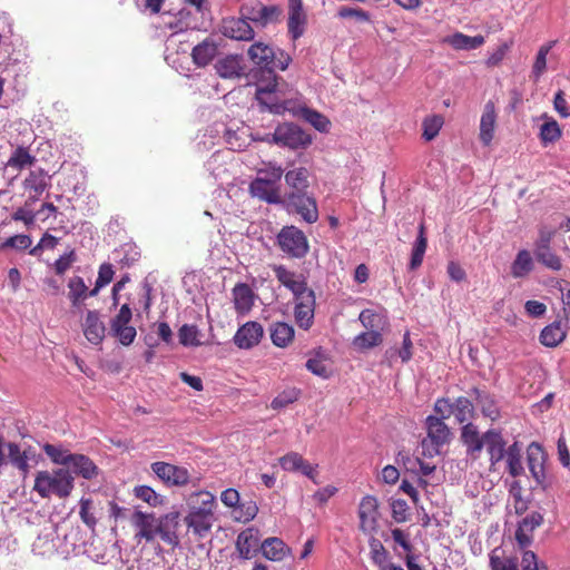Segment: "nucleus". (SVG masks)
<instances>
[{
  "label": "nucleus",
  "mask_w": 570,
  "mask_h": 570,
  "mask_svg": "<svg viewBox=\"0 0 570 570\" xmlns=\"http://www.w3.org/2000/svg\"><path fill=\"white\" fill-rule=\"evenodd\" d=\"M337 17L342 19L353 18L358 22H368L371 20V16L367 11L352 7H341L337 11Z\"/></svg>",
  "instance_id": "e2e57ef3"
},
{
  "label": "nucleus",
  "mask_w": 570,
  "mask_h": 570,
  "mask_svg": "<svg viewBox=\"0 0 570 570\" xmlns=\"http://www.w3.org/2000/svg\"><path fill=\"white\" fill-rule=\"evenodd\" d=\"M556 45V41H550L546 45H542L535 56L534 63L532 66V77L534 80H539L540 77L543 75V72L547 69V56L550 52V50Z\"/></svg>",
  "instance_id": "de8ad7c7"
},
{
  "label": "nucleus",
  "mask_w": 570,
  "mask_h": 570,
  "mask_svg": "<svg viewBox=\"0 0 570 570\" xmlns=\"http://www.w3.org/2000/svg\"><path fill=\"white\" fill-rule=\"evenodd\" d=\"M198 330L195 325L184 324L178 331L179 343L184 346H198Z\"/></svg>",
  "instance_id": "bf43d9fd"
},
{
  "label": "nucleus",
  "mask_w": 570,
  "mask_h": 570,
  "mask_svg": "<svg viewBox=\"0 0 570 570\" xmlns=\"http://www.w3.org/2000/svg\"><path fill=\"white\" fill-rule=\"evenodd\" d=\"M135 523L139 528L138 535L147 541H153L161 532V525L153 514L138 511L135 513Z\"/></svg>",
  "instance_id": "bb28decb"
},
{
  "label": "nucleus",
  "mask_w": 570,
  "mask_h": 570,
  "mask_svg": "<svg viewBox=\"0 0 570 570\" xmlns=\"http://www.w3.org/2000/svg\"><path fill=\"white\" fill-rule=\"evenodd\" d=\"M32 245V238L26 234H18L11 237H8L4 242L0 244V250L4 252L9 248L16 250H26L30 248Z\"/></svg>",
  "instance_id": "864d4df0"
},
{
  "label": "nucleus",
  "mask_w": 570,
  "mask_h": 570,
  "mask_svg": "<svg viewBox=\"0 0 570 570\" xmlns=\"http://www.w3.org/2000/svg\"><path fill=\"white\" fill-rule=\"evenodd\" d=\"M491 570H519L515 557H504L501 548L493 549L489 554Z\"/></svg>",
  "instance_id": "4c0bfd02"
},
{
  "label": "nucleus",
  "mask_w": 570,
  "mask_h": 570,
  "mask_svg": "<svg viewBox=\"0 0 570 570\" xmlns=\"http://www.w3.org/2000/svg\"><path fill=\"white\" fill-rule=\"evenodd\" d=\"M214 512L189 511L185 517L186 525L199 537L205 535L212 528Z\"/></svg>",
  "instance_id": "2f4dec72"
},
{
  "label": "nucleus",
  "mask_w": 570,
  "mask_h": 570,
  "mask_svg": "<svg viewBox=\"0 0 570 570\" xmlns=\"http://www.w3.org/2000/svg\"><path fill=\"white\" fill-rule=\"evenodd\" d=\"M136 498L142 500L151 507H157L163 503V498L156 491L147 485H139L135 488Z\"/></svg>",
  "instance_id": "052dcab7"
},
{
  "label": "nucleus",
  "mask_w": 570,
  "mask_h": 570,
  "mask_svg": "<svg viewBox=\"0 0 570 570\" xmlns=\"http://www.w3.org/2000/svg\"><path fill=\"white\" fill-rule=\"evenodd\" d=\"M42 449L56 464L69 465V462L73 455V453H70L68 450L49 443H46Z\"/></svg>",
  "instance_id": "6e6d98bb"
},
{
  "label": "nucleus",
  "mask_w": 570,
  "mask_h": 570,
  "mask_svg": "<svg viewBox=\"0 0 570 570\" xmlns=\"http://www.w3.org/2000/svg\"><path fill=\"white\" fill-rule=\"evenodd\" d=\"M561 128L554 119L546 121L540 127L539 137L543 146L556 142L561 138Z\"/></svg>",
  "instance_id": "49530a36"
},
{
  "label": "nucleus",
  "mask_w": 570,
  "mask_h": 570,
  "mask_svg": "<svg viewBox=\"0 0 570 570\" xmlns=\"http://www.w3.org/2000/svg\"><path fill=\"white\" fill-rule=\"evenodd\" d=\"M217 45L213 39L206 38L194 47L191 52L193 61L198 67L208 66L217 55Z\"/></svg>",
  "instance_id": "c85d7f7f"
},
{
  "label": "nucleus",
  "mask_w": 570,
  "mask_h": 570,
  "mask_svg": "<svg viewBox=\"0 0 570 570\" xmlns=\"http://www.w3.org/2000/svg\"><path fill=\"white\" fill-rule=\"evenodd\" d=\"M426 438L422 441V453L432 458L440 453V448L448 444L452 433L442 419L429 415L425 420Z\"/></svg>",
  "instance_id": "20e7f679"
},
{
  "label": "nucleus",
  "mask_w": 570,
  "mask_h": 570,
  "mask_svg": "<svg viewBox=\"0 0 570 570\" xmlns=\"http://www.w3.org/2000/svg\"><path fill=\"white\" fill-rule=\"evenodd\" d=\"M368 544L373 563L376 564L380 570H386L389 552L382 542L376 538H371Z\"/></svg>",
  "instance_id": "09e8293b"
},
{
  "label": "nucleus",
  "mask_w": 570,
  "mask_h": 570,
  "mask_svg": "<svg viewBox=\"0 0 570 570\" xmlns=\"http://www.w3.org/2000/svg\"><path fill=\"white\" fill-rule=\"evenodd\" d=\"M87 285L80 276H73L68 282V297L73 307H79L87 298Z\"/></svg>",
  "instance_id": "ea45409f"
},
{
  "label": "nucleus",
  "mask_w": 570,
  "mask_h": 570,
  "mask_svg": "<svg viewBox=\"0 0 570 570\" xmlns=\"http://www.w3.org/2000/svg\"><path fill=\"white\" fill-rule=\"evenodd\" d=\"M283 174V168L273 163L266 164L264 168H258L257 177L248 186L249 195L267 204H281L279 181Z\"/></svg>",
  "instance_id": "f257e3e1"
},
{
  "label": "nucleus",
  "mask_w": 570,
  "mask_h": 570,
  "mask_svg": "<svg viewBox=\"0 0 570 570\" xmlns=\"http://www.w3.org/2000/svg\"><path fill=\"white\" fill-rule=\"evenodd\" d=\"M37 158L31 154L30 148L26 146H17L6 161V168L21 173L27 168L33 167Z\"/></svg>",
  "instance_id": "b1692460"
},
{
  "label": "nucleus",
  "mask_w": 570,
  "mask_h": 570,
  "mask_svg": "<svg viewBox=\"0 0 570 570\" xmlns=\"http://www.w3.org/2000/svg\"><path fill=\"white\" fill-rule=\"evenodd\" d=\"M543 453L538 444H531L528 450V465L532 476L538 483L544 479V468L542 464Z\"/></svg>",
  "instance_id": "e433bc0d"
},
{
  "label": "nucleus",
  "mask_w": 570,
  "mask_h": 570,
  "mask_svg": "<svg viewBox=\"0 0 570 570\" xmlns=\"http://www.w3.org/2000/svg\"><path fill=\"white\" fill-rule=\"evenodd\" d=\"M382 334L377 331L363 332L355 336L353 344L360 350H368L382 343Z\"/></svg>",
  "instance_id": "3c124183"
},
{
  "label": "nucleus",
  "mask_w": 570,
  "mask_h": 570,
  "mask_svg": "<svg viewBox=\"0 0 570 570\" xmlns=\"http://www.w3.org/2000/svg\"><path fill=\"white\" fill-rule=\"evenodd\" d=\"M232 295L235 309L238 314H246L252 309L255 294L248 284H236L232 291Z\"/></svg>",
  "instance_id": "a878e982"
},
{
  "label": "nucleus",
  "mask_w": 570,
  "mask_h": 570,
  "mask_svg": "<svg viewBox=\"0 0 570 570\" xmlns=\"http://www.w3.org/2000/svg\"><path fill=\"white\" fill-rule=\"evenodd\" d=\"M299 115L320 131H326L330 127V120L316 110L303 107L299 109Z\"/></svg>",
  "instance_id": "8fccbe9b"
},
{
  "label": "nucleus",
  "mask_w": 570,
  "mask_h": 570,
  "mask_svg": "<svg viewBox=\"0 0 570 570\" xmlns=\"http://www.w3.org/2000/svg\"><path fill=\"white\" fill-rule=\"evenodd\" d=\"M94 502L91 499H85L82 498L80 500V511H79V515L82 520V522L89 527L90 529H94L95 525L97 524V519L96 517L94 515Z\"/></svg>",
  "instance_id": "680f3d73"
},
{
  "label": "nucleus",
  "mask_w": 570,
  "mask_h": 570,
  "mask_svg": "<svg viewBox=\"0 0 570 570\" xmlns=\"http://www.w3.org/2000/svg\"><path fill=\"white\" fill-rule=\"evenodd\" d=\"M284 177L287 186L293 189L292 193H304L309 186V171L305 167L291 169Z\"/></svg>",
  "instance_id": "72a5a7b5"
},
{
  "label": "nucleus",
  "mask_w": 570,
  "mask_h": 570,
  "mask_svg": "<svg viewBox=\"0 0 570 570\" xmlns=\"http://www.w3.org/2000/svg\"><path fill=\"white\" fill-rule=\"evenodd\" d=\"M264 330L259 323L247 322L236 332L234 343L239 348H252L261 342Z\"/></svg>",
  "instance_id": "a211bd4d"
},
{
  "label": "nucleus",
  "mask_w": 570,
  "mask_h": 570,
  "mask_svg": "<svg viewBox=\"0 0 570 570\" xmlns=\"http://www.w3.org/2000/svg\"><path fill=\"white\" fill-rule=\"evenodd\" d=\"M444 42L450 45L455 50H473L484 45L485 39L483 36H468L462 32H455L448 36Z\"/></svg>",
  "instance_id": "473e14b6"
},
{
  "label": "nucleus",
  "mask_w": 570,
  "mask_h": 570,
  "mask_svg": "<svg viewBox=\"0 0 570 570\" xmlns=\"http://www.w3.org/2000/svg\"><path fill=\"white\" fill-rule=\"evenodd\" d=\"M534 256L540 264L551 271H560L562 267L561 258L551 247L534 248Z\"/></svg>",
  "instance_id": "a18cd8bd"
},
{
  "label": "nucleus",
  "mask_w": 570,
  "mask_h": 570,
  "mask_svg": "<svg viewBox=\"0 0 570 570\" xmlns=\"http://www.w3.org/2000/svg\"><path fill=\"white\" fill-rule=\"evenodd\" d=\"M85 337L94 345H99L106 333L105 323L100 320L98 311H88L82 324Z\"/></svg>",
  "instance_id": "aec40b11"
},
{
  "label": "nucleus",
  "mask_w": 570,
  "mask_h": 570,
  "mask_svg": "<svg viewBox=\"0 0 570 570\" xmlns=\"http://www.w3.org/2000/svg\"><path fill=\"white\" fill-rule=\"evenodd\" d=\"M239 13L256 26L266 27L279 21L282 9L276 4L264 6L261 1H255L242 4Z\"/></svg>",
  "instance_id": "0eeeda50"
},
{
  "label": "nucleus",
  "mask_w": 570,
  "mask_h": 570,
  "mask_svg": "<svg viewBox=\"0 0 570 570\" xmlns=\"http://www.w3.org/2000/svg\"><path fill=\"white\" fill-rule=\"evenodd\" d=\"M288 210L298 214L305 222L313 224L318 219V209L315 198L304 193H289L286 197Z\"/></svg>",
  "instance_id": "1a4fd4ad"
},
{
  "label": "nucleus",
  "mask_w": 570,
  "mask_h": 570,
  "mask_svg": "<svg viewBox=\"0 0 570 570\" xmlns=\"http://www.w3.org/2000/svg\"><path fill=\"white\" fill-rule=\"evenodd\" d=\"M299 395H301V391L298 389H296V387L286 389L273 399V401L271 403V407L273 410L284 409V407L288 406L289 404L294 403L295 401H297Z\"/></svg>",
  "instance_id": "603ef678"
},
{
  "label": "nucleus",
  "mask_w": 570,
  "mask_h": 570,
  "mask_svg": "<svg viewBox=\"0 0 570 570\" xmlns=\"http://www.w3.org/2000/svg\"><path fill=\"white\" fill-rule=\"evenodd\" d=\"M261 551L271 561H282L289 553V548L282 539L273 537L262 541Z\"/></svg>",
  "instance_id": "7c9ffc66"
},
{
  "label": "nucleus",
  "mask_w": 570,
  "mask_h": 570,
  "mask_svg": "<svg viewBox=\"0 0 570 570\" xmlns=\"http://www.w3.org/2000/svg\"><path fill=\"white\" fill-rule=\"evenodd\" d=\"M68 466L73 474L86 480L96 479L100 473V469L97 464L89 456L83 454L75 453Z\"/></svg>",
  "instance_id": "5701e85b"
},
{
  "label": "nucleus",
  "mask_w": 570,
  "mask_h": 570,
  "mask_svg": "<svg viewBox=\"0 0 570 570\" xmlns=\"http://www.w3.org/2000/svg\"><path fill=\"white\" fill-rule=\"evenodd\" d=\"M521 567L522 570H548L546 563L540 562L533 551L525 549L522 553Z\"/></svg>",
  "instance_id": "0e129e2a"
},
{
  "label": "nucleus",
  "mask_w": 570,
  "mask_h": 570,
  "mask_svg": "<svg viewBox=\"0 0 570 570\" xmlns=\"http://www.w3.org/2000/svg\"><path fill=\"white\" fill-rule=\"evenodd\" d=\"M261 534L255 528H247L239 532L236 539V551L243 560L253 559L261 550Z\"/></svg>",
  "instance_id": "2eb2a0df"
},
{
  "label": "nucleus",
  "mask_w": 570,
  "mask_h": 570,
  "mask_svg": "<svg viewBox=\"0 0 570 570\" xmlns=\"http://www.w3.org/2000/svg\"><path fill=\"white\" fill-rule=\"evenodd\" d=\"M272 140L276 145L291 149L306 148L312 144L311 135L291 122L278 125L275 128Z\"/></svg>",
  "instance_id": "423d86ee"
},
{
  "label": "nucleus",
  "mask_w": 570,
  "mask_h": 570,
  "mask_svg": "<svg viewBox=\"0 0 570 570\" xmlns=\"http://www.w3.org/2000/svg\"><path fill=\"white\" fill-rule=\"evenodd\" d=\"M271 338L274 345L286 347L294 340V328L287 323L277 322L271 327Z\"/></svg>",
  "instance_id": "c9c22d12"
},
{
  "label": "nucleus",
  "mask_w": 570,
  "mask_h": 570,
  "mask_svg": "<svg viewBox=\"0 0 570 570\" xmlns=\"http://www.w3.org/2000/svg\"><path fill=\"white\" fill-rule=\"evenodd\" d=\"M132 312L128 304L121 305L118 313L110 321V332L114 333L122 327L129 326Z\"/></svg>",
  "instance_id": "13d9d810"
},
{
  "label": "nucleus",
  "mask_w": 570,
  "mask_h": 570,
  "mask_svg": "<svg viewBox=\"0 0 570 570\" xmlns=\"http://www.w3.org/2000/svg\"><path fill=\"white\" fill-rule=\"evenodd\" d=\"M250 61L261 67V70L272 69L275 50L262 41L254 42L247 50Z\"/></svg>",
  "instance_id": "4be33fe9"
},
{
  "label": "nucleus",
  "mask_w": 570,
  "mask_h": 570,
  "mask_svg": "<svg viewBox=\"0 0 570 570\" xmlns=\"http://www.w3.org/2000/svg\"><path fill=\"white\" fill-rule=\"evenodd\" d=\"M533 259L529 250L521 249L511 265V274L515 278L527 276L533 269Z\"/></svg>",
  "instance_id": "58836bf2"
},
{
  "label": "nucleus",
  "mask_w": 570,
  "mask_h": 570,
  "mask_svg": "<svg viewBox=\"0 0 570 570\" xmlns=\"http://www.w3.org/2000/svg\"><path fill=\"white\" fill-rule=\"evenodd\" d=\"M295 298L294 316L297 325L303 330H308L314 323L315 294L313 289L303 292Z\"/></svg>",
  "instance_id": "9b49d317"
},
{
  "label": "nucleus",
  "mask_w": 570,
  "mask_h": 570,
  "mask_svg": "<svg viewBox=\"0 0 570 570\" xmlns=\"http://www.w3.org/2000/svg\"><path fill=\"white\" fill-rule=\"evenodd\" d=\"M259 73L261 77L257 79L255 94L258 104L268 111L277 115L291 111L292 101L281 97L279 78L275 75L274 70H261Z\"/></svg>",
  "instance_id": "f03ea898"
},
{
  "label": "nucleus",
  "mask_w": 570,
  "mask_h": 570,
  "mask_svg": "<svg viewBox=\"0 0 570 570\" xmlns=\"http://www.w3.org/2000/svg\"><path fill=\"white\" fill-rule=\"evenodd\" d=\"M543 523V515L537 511L524 517L515 530V541L520 550H524L533 542V532Z\"/></svg>",
  "instance_id": "f3484780"
},
{
  "label": "nucleus",
  "mask_w": 570,
  "mask_h": 570,
  "mask_svg": "<svg viewBox=\"0 0 570 570\" xmlns=\"http://www.w3.org/2000/svg\"><path fill=\"white\" fill-rule=\"evenodd\" d=\"M412 347L413 344L410 337V333L406 332L403 336L402 347L400 350L390 348L386 351L385 355L390 363L396 355H399L403 363H406L412 358Z\"/></svg>",
  "instance_id": "4d7b16f0"
},
{
  "label": "nucleus",
  "mask_w": 570,
  "mask_h": 570,
  "mask_svg": "<svg viewBox=\"0 0 570 570\" xmlns=\"http://www.w3.org/2000/svg\"><path fill=\"white\" fill-rule=\"evenodd\" d=\"M223 36L237 41H250L255 37V31L249 21L240 16L239 18H224L220 24Z\"/></svg>",
  "instance_id": "f8f14e48"
},
{
  "label": "nucleus",
  "mask_w": 570,
  "mask_h": 570,
  "mask_svg": "<svg viewBox=\"0 0 570 570\" xmlns=\"http://www.w3.org/2000/svg\"><path fill=\"white\" fill-rule=\"evenodd\" d=\"M497 126V111L493 101L489 100L483 108L480 120V140L484 146H489L493 139Z\"/></svg>",
  "instance_id": "412c9836"
},
{
  "label": "nucleus",
  "mask_w": 570,
  "mask_h": 570,
  "mask_svg": "<svg viewBox=\"0 0 570 570\" xmlns=\"http://www.w3.org/2000/svg\"><path fill=\"white\" fill-rule=\"evenodd\" d=\"M189 511L214 512L215 497L208 491H197L187 499Z\"/></svg>",
  "instance_id": "f704fd0d"
},
{
  "label": "nucleus",
  "mask_w": 570,
  "mask_h": 570,
  "mask_svg": "<svg viewBox=\"0 0 570 570\" xmlns=\"http://www.w3.org/2000/svg\"><path fill=\"white\" fill-rule=\"evenodd\" d=\"M504 458L507 459L508 471L512 476H519L523 473L521 448L518 442L508 448Z\"/></svg>",
  "instance_id": "c03bdc74"
},
{
  "label": "nucleus",
  "mask_w": 570,
  "mask_h": 570,
  "mask_svg": "<svg viewBox=\"0 0 570 570\" xmlns=\"http://www.w3.org/2000/svg\"><path fill=\"white\" fill-rule=\"evenodd\" d=\"M304 458L297 452H289L279 459V464L283 470L289 472H297L303 464Z\"/></svg>",
  "instance_id": "69168bd1"
},
{
  "label": "nucleus",
  "mask_w": 570,
  "mask_h": 570,
  "mask_svg": "<svg viewBox=\"0 0 570 570\" xmlns=\"http://www.w3.org/2000/svg\"><path fill=\"white\" fill-rule=\"evenodd\" d=\"M72 489L73 476L67 469L39 471L35 479L33 490L42 499L50 498L51 495L63 499L70 495Z\"/></svg>",
  "instance_id": "7ed1b4c3"
},
{
  "label": "nucleus",
  "mask_w": 570,
  "mask_h": 570,
  "mask_svg": "<svg viewBox=\"0 0 570 570\" xmlns=\"http://www.w3.org/2000/svg\"><path fill=\"white\" fill-rule=\"evenodd\" d=\"M461 441L465 445L469 455L476 458L481 453L483 434L480 435L478 426L473 423L468 422L462 426Z\"/></svg>",
  "instance_id": "393cba45"
},
{
  "label": "nucleus",
  "mask_w": 570,
  "mask_h": 570,
  "mask_svg": "<svg viewBox=\"0 0 570 570\" xmlns=\"http://www.w3.org/2000/svg\"><path fill=\"white\" fill-rule=\"evenodd\" d=\"M8 451L7 454V464L10 463L12 466L17 468L23 476L29 473V453L27 450H21L20 445L14 442H8L6 445Z\"/></svg>",
  "instance_id": "c756f323"
},
{
  "label": "nucleus",
  "mask_w": 570,
  "mask_h": 570,
  "mask_svg": "<svg viewBox=\"0 0 570 570\" xmlns=\"http://www.w3.org/2000/svg\"><path fill=\"white\" fill-rule=\"evenodd\" d=\"M153 472L169 487H184L188 484L190 474L186 468L171 463L157 461L151 463Z\"/></svg>",
  "instance_id": "9d476101"
},
{
  "label": "nucleus",
  "mask_w": 570,
  "mask_h": 570,
  "mask_svg": "<svg viewBox=\"0 0 570 570\" xmlns=\"http://www.w3.org/2000/svg\"><path fill=\"white\" fill-rule=\"evenodd\" d=\"M287 32L292 40L296 41L306 30L307 14L302 0H287Z\"/></svg>",
  "instance_id": "4468645a"
},
{
  "label": "nucleus",
  "mask_w": 570,
  "mask_h": 570,
  "mask_svg": "<svg viewBox=\"0 0 570 570\" xmlns=\"http://www.w3.org/2000/svg\"><path fill=\"white\" fill-rule=\"evenodd\" d=\"M306 368L312 372L314 375H317L323 379H327L330 376V371L325 365L324 361L317 357L309 358L306 362Z\"/></svg>",
  "instance_id": "774afa93"
},
{
  "label": "nucleus",
  "mask_w": 570,
  "mask_h": 570,
  "mask_svg": "<svg viewBox=\"0 0 570 570\" xmlns=\"http://www.w3.org/2000/svg\"><path fill=\"white\" fill-rule=\"evenodd\" d=\"M275 276L277 281L288 288L294 297L301 295L303 292H307L311 288L307 287V284L302 275H297L295 272L287 269L283 265H276L273 267Z\"/></svg>",
  "instance_id": "6ab92c4d"
},
{
  "label": "nucleus",
  "mask_w": 570,
  "mask_h": 570,
  "mask_svg": "<svg viewBox=\"0 0 570 570\" xmlns=\"http://www.w3.org/2000/svg\"><path fill=\"white\" fill-rule=\"evenodd\" d=\"M471 395L474 397L478 406L485 417H489L491 421L499 419L500 410L495 399L491 394L481 391L478 387H473Z\"/></svg>",
  "instance_id": "cd10ccee"
},
{
  "label": "nucleus",
  "mask_w": 570,
  "mask_h": 570,
  "mask_svg": "<svg viewBox=\"0 0 570 570\" xmlns=\"http://www.w3.org/2000/svg\"><path fill=\"white\" fill-rule=\"evenodd\" d=\"M360 530L363 533H373L377 529L380 518L379 501L374 495H365L358 505Z\"/></svg>",
  "instance_id": "ddd939ff"
},
{
  "label": "nucleus",
  "mask_w": 570,
  "mask_h": 570,
  "mask_svg": "<svg viewBox=\"0 0 570 570\" xmlns=\"http://www.w3.org/2000/svg\"><path fill=\"white\" fill-rule=\"evenodd\" d=\"M391 507H392V518L394 519V521H396L397 523H403V522L407 521L409 505L405 500H402V499L394 500L392 502Z\"/></svg>",
  "instance_id": "338daca9"
},
{
  "label": "nucleus",
  "mask_w": 570,
  "mask_h": 570,
  "mask_svg": "<svg viewBox=\"0 0 570 570\" xmlns=\"http://www.w3.org/2000/svg\"><path fill=\"white\" fill-rule=\"evenodd\" d=\"M216 70L222 78H239L243 75L238 59L233 56L220 59L216 65Z\"/></svg>",
  "instance_id": "37998d69"
},
{
  "label": "nucleus",
  "mask_w": 570,
  "mask_h": 570,
  "mask_svg": "<svg viewBox=\"0 0 570 570\" xmlns=\"http://www.w3.org/2000/svg\"><path fill=\"white\" fill-rule=\"evenodd\" d=\"M281 249L296 258L304 257L308 252V242L305 234L295 226H286L277 235Z\"/></svg>",
  "instance_id": "6e6552de"
},
{
  "label": "nucleus",
  "mask_w": 570,
  "mask_h": 570,
  "mask_svg": "<svg viewBox=\"0 0 570 570\" xmlns=\"http://www.w3.org/2000/svg\"><path fill=\"white\" fill-rule=\"evenodd\" d=\"M485 448L492 468L504 459L507 453V441L498 429H490L483 433L482 449Z\"/></svg>",
  "instance_id": "dca6fc26"
},
{
  "label": "nucleus",
  "mask_w": 570,
  "mask_h": 570,
  "mask_svg": "<svg viewBox=\"0 0 570 570\" xmlns=\"http://www.w3.org/2000/svg\"><path fill=\"white\" fill-rule=\"evenodd\" d=\"M566 337V333L562 330L559 322H554L546 326L540 334V342L544 346L554 347L558 346Z\"/></svg>",
  "instance_id": "79ce46f5"
},
{
  "label": "nucleus",
  "mask_w": 570,
  "mask_h": 570,
  "mask_svg": "<svg viewBox=\"0 0 570 570\" xmlns=\"http://www.w3.org/2000/svg\"><path fill=\"white\" fill-rule=\"evenodd\" d=\"M452 414L460 424L468 423L474 415V406L468 397L459 396L452 403Z\"/></svg>",
  "instance_id": "a19ab883"
},
{
  "label": "nucleus",
  "mask_w": 570,
  "mask_h": 570,
  "mask_svg": "<svg viewBox=\"0 0 570 570\" xmlns=\"http://www.w3.org/2000/svg\"><path fill=\"white\" fill-rule=\"evenodd\" d=\"M442 126H443V117L442 116L434 115L431 117H426L422 122L423 138L426 141L433 140L439 135Z\"/></svg>",
  "instance_id": "5fc2aeb1"
},
{
  "label": "nucleus",
  "mask_w": 570,
  "mask_h": 570,
  "mask_svg": "<svg viewBox=\"0 0 570 570\" xmlns=\"http://www.w3.org/2000/svg\"><path fill=\"white\" fill-rule=\"evenodd\" d=\"M26 198V207H32L43 193L51 187V176L43 168L30 169L21 183Z\"/></svg>",
  "instance_id": "39448f33"
}]
</instances>
